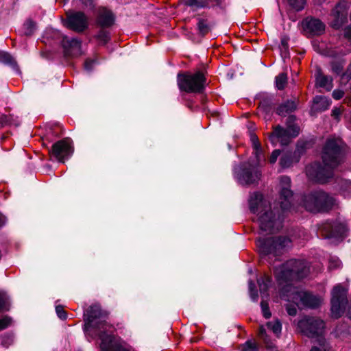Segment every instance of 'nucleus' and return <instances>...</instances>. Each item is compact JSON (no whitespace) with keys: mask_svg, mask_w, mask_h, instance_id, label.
<instances>
[{"mask_svg":"<svg viewBox=\"0 0 351 351\" xmlns=\"http://www.w3.org/2000/svg\"><path fill=\"white\" fill-rule=\"evenodd\" d=\"M23 29L25 35L30 36L36 29V24L32 21L27 20L24 23Z\"/></svg>","mask_w":351,"mask_h":351,"instance_id":"7c9ffc66","label":"nucleus"},{"mask_svg":"<svg viewBox=\"0 0 351 351\" xmlns=\"http://www.w3.org/2000/svg\"><path fill=\"white\" fill-rule=\"evenodd\" d=\"M342 142L339 138H328L323 148L324 166L314 162L306 167V174L309 180L317 183H325L332 176V170L340 162Z\"/></svg>","mask_w":351,"mask_h":351,"instance_id":"f03ea898","label":"nucleus"},{"mask_svg":"<svg viewBox=\"0 0 351 351\" xmlns=\"http://www.w3.org/2000/svg\"><path fill=\"white\" fill-rule=\"evenodd\" d=\"M184 5L196 9L208 8L209 0H183Z\"/></svg>","mask_w":351,"mask_h":351,"instance_id":"a878e982","label":"nucleus"},{"mask_svg":"<svg viewBox=\"0 0 351 351\" xmlns=\"http://www.w3.org/2000/svg\"><path fill=\"white\" fill-rule=\"evenodd\" d=\"M291 179L287 176H282L280 178V207L283 210L290 208L291 204V198L293 193L290 189Z\"/></svg>","mask_w":351,"mask_h":351,"instance_id":"dca6fc26","label":"nucleus"},{"mask_svg":"<svg viewBox=\"0 0 351 351\" xmlns=\"http://www.w3.org/2000/svg\"><path fill=\"white\" fill-rule=\"evenodd\" d=\"M343 95L344 93L341 89H335L332 93V97L335 99H339L342 98Z\"/></svg>","mask_w":351,"mask_h":351,"instance_id":"09e8293b","label":"nucleus"},{"mask_svg":"<svg viewBox=\"0 0 351 351\" xmlns=\"http://www.w3.org/2000/svg\"><path fill=\"white\" fill-rule=\"evenodd\" d=\"M297 104L295 101H287L284 104H282L277 108V114L280 116H285L296 109Z\"/></svg>","mask_w":351,"mask_h":351,"instance_id":"5701e85b","label":"nucleus"},{"mask_svg":"<svg viewBox=\"0 0 351 351\" xmlns=\"http://www.w3.org/2000/svg\"><path fill=\"white\" fill-rule=\"evenodd\" d=\"M197 28L202 35H206L210 31V28L206 22L203 19H199L197 23Z\"/></svg>","mask_w":351,"mask_h":351,"instance_id":"f704fd0d","label":"nucleus"},{"mask_svg":"<svg viewBox=\"0 0 351 351\" xmlns=\"http://www.w3.org/2000/svg\"><path fill=\"white\" fill-rule=\"evenodd\" d=\"M335 199L322 191H314L305 196L304 206L313 213L322 212L330 209L335 204Z\"/></svg>","mask_w":351,"mask_h":351,"instance_id":"0eeeda50","label":"nucleus"},{"mask_svg":"<svg viewBox=\"0 0 351 351\" xmlns=\"http://www.w3.org/2000/svg\"><path fill=\"white\" fill-rule=\"evenodd\" d=\"M289 5L295 10H302L305 5L306 0H288Z\"/></svg>","mask_w":351,"mask_h":351,"instance_id":"72a5a7b5","label":"nucleus"},{"mask_svg":"<svg viewBox=\"0 0 351 351\" xmlns=\"http://www.w3.org/2000/svg\"><path fill=\"white\" fill-rule=\"evenodd\" d=\"M344 102L347 104L348 105H351V97H346L344 99Z\"/></svg>","mask_w":351,"mask_h":351,"instance_id":"603ef678","label":"nucleus"},{"mask_svg":"<svg viewBox=\"0 0 351 351\" xmlns=\"http://www.w3.org/2000/svg\"><path fill=\"white\" fill-rule=\"evenodd\" d=\"M276 277L281 287L280 296L288 302H293L298 307L315 308L321 303V299L293 286L291 283L306 277L309 273L308 264L301 260H290L276 267Z\"/></svg>","mask_w":351,"mask_h":351,"instance_id":"f257e3e1","label":"nucleus"},{"mask_svg":"<svg viewBox=\"0 0 351 351\" xmlns=\"http://www.w3.org/2000/svg\"><path fill=\"white\" fill-rule=\"evenodd\" d=\"M316 84L319 88H329L332 86V79L330 76L324 75L321 71L315 74Z\"/></svg>","mask_w":351,"mask_h":351,"instance_id":"4be33fe9","label":"nucleus"},{"mask_svg":"<svg viewBox=\"0 0 351 351\" xmlns=\"http://www.w3.org/2000/svg\"><path fill=\"white\" fill-rule=\"evenodd\" d=\"M291 243V240L287 237L259 239L257 241V247L262 255L278 256L284 249L289 247Z\"/></svg>","mask_w":351,"mask_h":351,"instance_id":"6e6552de","label":"nucleus"},{"mask_svg":"<svg viewBox=\"0 0 351 351\" xmlns=\"http://www.w3.org/2000/svg\"><path fill=\"white\" fill-rule=\"evenodd\" d=\"M114 22V16L110 10L105 8H99L96 18V23L99 26L108 28L111 27Z\"/></svg>","mask_w":351,"mask_h":351,"instance_id":"6ab92c4d","label":"nucleus"},{"mask_svg":"<svg viewBox=\"0 0 351 351\" xmlns=\"http://www.w3.org/2000/svg\"><path fill=\"white\" fill-rule=\"evenodd\" d=\"M258 335H259V337L265 341V343L268 348L271 349L273 348L272 343L269 342L267 341V335L266 334V330L263 326H260Z\"/></svg>","mask_w":351,"mask_h":351,"instance_id":"c9c22d12","label":"nucleus"},{"mask_svg":"<svg viewBox=\"0 0 351 351\" xmlns=\"http://www.w3.org/2000/svg\"><path fill=\"white\" fill-rule=\"evenodd\" d=\"M271 278L269 276H264L261 279L258 280V283L260 287V291L262 294H265L270 285Z\"/></svg>","mask_w":351,"mask_h":351,"instance_id":"c85d7f7f","label":"nucleus"},{"mask_svg":"<svg viewBox=\"0 0 351 351\" xmlns=\"http://www.w3.org/2000/svg\"><path fill=\"white\" fill-rule=\"evenodd\" d=\"M348 289L337 285L332 290L331 292V312L335 317H339L344 312L347 300Z\"/></svg>","mask_w":351,"mask_h":351,"instance_id":"9b49d317","label":"nucleus"},{"mask_svg":"<svg viewBox=\"0 0 351 351\" xmlns=\"http://www.w3.org/2000/svg\"><path fill=\"white\" fill-rule=\"evenodd\" d=\"M82 43L76 38L65 37L62 40L64 56L66 57H77L82 54Z\"/></svg>","mask_w":351,"mask_h":351,"instance_id":"a211bd4d","label":"nucleus"},{"mask_svg":"<svg viewBox=\"0 0 351 351\" xmlns=\"http://www.w3.org/2000/svg\"><path fill=\"white\" fill-rule=\"evenodd\" d=\"M340 191L344 197L351 196V181L342 180L340 181Z\"/></svg>","mask_w":351,"mask_h":351,"instance_id":"bb28decb","label":"nucleus"},{"mask_svg":"<svg viewBox=\"0 0 351 351\" xmlns=\"http://www.w3.org/2000/svg\"><path fill=\"white\" fill-rule=\"evenodd\" d=\"M276 88H284L287 84V75L285 73H281L276 77Z\"/></svg>","mask_w":351,"mask_h":351,"instance_id":"2f4dec72","label":"nucleus"},{"mask_svg":"<svg viewBox=\"0 0 351 351\" xmlns=\"http://www.w3.org/2000/svg\"><path fill=\"white\" fill-rule=\"evenodd\" d=\"M73 149L71 141L64 138L53 144L51 155L59 162H64L73 154Z\"/></svg>","mask_w":351,"mask_h":351,"instance_id":"f8f14e48","label":"nucleus"},{"mask_svg":"<svg viewBox=\"0 0 351 351\" xmlns=\"http://www.w3.org/2000/svg\"><path fill=\"white\" fill-rule=\"evenodd\" d=\"M295 117H289L287 119V127L284 128L280 125L274 128L273 132L269 134V139L274 145L280 143L287 145L292 138L300 134V127L294 123Z\"/></svg>","mask_w":351,"mask_h":351,"instance_id":"423d86ee","label":"nucleus"},{"mask_svg":"<svg viewBox=\"0 0 351 351\" xmlns=\"http://www.w3.org/2000/svg\"><path fill=\"white\" fill-rule=\"evenodd\" d=\"M12 323L11 317L5 316L0 319V330H4L8 328Z\"/></svg>","mask_w":351,"mask_h":351,"instance_id":"58836bf2","label":"nucleus"},{"mask_svg":"<svg viewBox=\"0 0 351 351\" xmlns=\"http://www.w3.org/2000/svg\"><path fill=\"white\" fill-rule=\"evenodd\" d=\"M302 25L305 33L310 36H319L325 31L324 23L313 17H306L302 21Z\"/></svg>","mask_w":351,"mask_h":351,"instance_id":"f3484780","label":"nucleus"},{"mask_svg":"<svg viewBox=\"0 0 351 351\" xmlns=\"http://www.w3.org/2000/svg\"><path fill=\"white\" fill-rule=\"evenodd\" d=\"M266 326L267 328L271 330L276 336H278L281 332L282 325L278 320L269 322Z\"/></svg>","mask_w":351,"mask_h":351,"instance_id":"c756f323","label":"nucleus"},{"mask_svg":"<svg viewBox=\"0 0 351 351\" xmlns=\"http://www.w3.org/2000/svg\"><path fill=\"white\" fill-rule=\"evenodd\" d=\"M85 330L88 332L93 329L99 335L102 351H134L130 348L115 342L111 333L114 327L106 321L107 313L103 312L99 305L90 306L84 314Z\"/></svg>","mask_w":351,"mask_h":351,"instance_id":"7ed1b4c3","label":"nucleus"},{"mask_svg":"<svg viewBox=\"0 0 351 351\" xmlns=\"http://www.w3.org/2000/svg\"><path fill=\"white\" fill-rule=\"evenodd\" d=\"M255 289V284L252 281H249V291H250V295L252 301L257 302L258 300V293Z\"/></svg>","mask_w":351,"mask_h":351,"instance_id":"e433bc0d","label":"nucleus"},{"mask_svg":"<svg viewBox=\"0 0 351 351\" xmlns=\"http://www.w3.org/2000/svg\"><path fill=\"white\" fill-rule=\"evenodd\" d=\"M298 158L294 157L291 152H287L284 154L280 160V165L283 168H287L292 165L293 162H297Z\"/></svg>","mask_w":351,"mask_h":351,"instance_id":"b1692460","label":"nucleus"},{"mask_svg":"<svg viewBox=\"0 0 351 351\" xmlns=\"http://www.w3.org/2000/svg\"><path fill=\"white\" fill-rule=\"evenodd\" d=\"M293 304H287L286 309L287 311V313L291 316H295L297 314V304H295L294 302H291Z\"/></svg>","mask_w":351,"mask_h":351,"instance_id":"c03bdc74","label":"nucleus"},{"mask_svg":"<svg viewBox=\"0 0 351 351\" xmlns=\"http://www.w3.org/2000/svg\"><path fill=\"white\" fill-rule=\"evenodd\" d=\"M331 102L329 99L324 96H316L313 98L311 114H313L317 112H321L326 110L330 106Z\"/></svg>","mask_w":351,"mask_h":351,"instance_id":"aec40b11","label":"nucleus"},{"mask_svg":"<svg viewBox=\"0 0 351 351\" xmlns=\"http://www.w3.org/2000/svg\"><path fill=\"white\" fill-rule=\"evenodd\" d=\"M345 37L349 40H351V25L347 27L344 30Z\"/></svg>","mask_w":351,"mask_h":351,"instance_id":"8fccbe9b","label":"nucleus"},{"mask_svg":"<svg viewBox=\"0 0 351 351\" xmlns=\"http://www.w3.org/2000/svg\"><path fill=\"white\" fill-rule=\"evenodd\" d=\"M65 25L75 32H82L88 27V18L82 12L68 14Z\"/></svg>","mask_w":351,"mask_h":351,"instance_id":"4468645a","label":"nucleus"},{"mask_svg":"<svg viewBox=\"0 0 351 351\" xmlns=\"http://www.w3.org/2000/svg\"><path fill=\"white\" fill-rule=\"evenodd\" d=\"M97 60L96 59H90L88 58L84 62V69L90 71L93 69V66L96 64Z\"/></svg>","mask_w":351,"mask_h":351,"instance_id":"79ce46f5","label":"nucleus"},{"mask_svg":"<svg viewBox=\"0 0 351 351\" xmlns=\"http://www.w3.org/2000/svg\"><path fill=\"white\" fill-rule=\"evenodd\" d=\"M56 311L58 315V316L62 319H65L66 317V313L63 309V307L62 306H57L56 308Z\"/></svg>","mask_w":351,"mask_h":351,"instance_id":"49530a36","label":"nucleus"},{"mask_svg":"<svg viewBox=\"0 0 351 351\" xmlns=\"http://www.w3.org/2000/svg\"><path fill=\"white\" fill-rule=\"evenodd\" d=\"M280 151L279 149H275L272 153L269 159V161L271 164H274L276 162L277 158L280 155Z\"/></svg>","mask_w":351,"mask_h":351,"instance_id":"de8ad7c7","label":"nucleus"},{"mask_svg":"<svg viewBox=\"0 0 351 351\" xmlns=\"http://www.w3.org/2000/svg\"><path fill=\"white\" fill-rule=\"evenodd\" d=\"M185 90H186L188 93H193V92H199L200 93V90L202 89H193V88H191V89H184Z\"/></svg>","mask_w":351,"mask_h":351,"instance_id":"864d4df0","label":"nucleus"},{"mask_svg":"<svg viewBox=\"0 0 351 351\" xmlns=\"http://www.w3.org/2000/svg\"><path fill=\"white\" fill-rule=\"evenodd\" d=\"M0 62L10 66L16 73H21L16 60L10 53L5 51H0Z\"/></svg>","mask_w":351,"mask_h":351,"instance_id":"412c9836","label":"nucleus"},{"mask_svg":"<svg viewBox=\"0 0 351 351\" xmlns=\"http://www.w3.org/2000/svg\"><path fill=\"white\" fill-rule=\"evenodd\" d=\"M250 141L256 158L255 165L244 164L235 169V174L241 184L255 183L260 179L261 173L258 165L262 160V149L258 138L254 134H250Z\"/></svg>","mask_w":351,"mask_h":351,"instance_id":"39448f33","label":"nucleus"},{"mask_svg":"<svg viewBox=\"0 0 351 351\" xmlns=\"http://www.w3.org/2000/svg\"><path fill=\"white\" fill-rule=\"evenodd\" d=\"M9 306L8 296L5 293L0 291V311H8Z\"/></svg>","mask_w":351,"mask_h":351,"instance_id":"473e14b6","label":"nucleus"},{"mask_svg":"<svg viewBox=\"0 0 351 351\" xmlns=\"http://www.w3.org/2000/svg\"><path fill=\"white\" fill-rule=\"evenodd\" d=\"M315 345H314L310 351H329L330 346L327 340L324 337H320L315 339Z\"/></svg>","mask_w":351,"mask_h":351,"instance_id":"393cba45","label":"nucleus"},{"mask_svg":"<svg viewBox=\"0 0 351 351\" xmlns=\"http://www.w3.org/2000/svg\"><path fill=\"white\" fill-rule=\"evenodd\" d=\"M250 211L256 215V221L263 232L272 233L280 227V223L276 219V215L271 208L270 203L263 195L253 193L250 199Z\"/></svg>","mask_w":351,"mask_h":351,"instance_id":"20e7f679","label":"nucleus"},{"mask_svg":"<svg viewBox=\"0 0 351 351\" xmlns=\"http://www.w3.org/2000/svg\"><path fill=\"white\" fill-rule=\"evenodd\" d=\"M95 38L99 43V44L106 45L110 40V33L109 32L101 29L95 36Z\"/></svg>","mask_w":351,"mask_h":351,"instance_id":"cd10ccee","label":"nucleus"},{"mask_svg":"<svg viewBox=\"0 0 351 351\" xmlns=\"http://www.w3.org/2000/svg\"><path fill=\"white\" fill-rule=\"evenodd\" d=\"M298 326L300 331L311 338L317 339L324 337L325 324L317 317H306L298 322Z\"/></svg>","mask_w":351,"mask_h":351,"instance_id":"9d476101","label":"nucleus"},{"mask_svg":"<svg viewBox=\"0 0 351 351\" xmlns=\"http://www.w3.org/2000/svg\"><path fill=\"white\" fill-rule=\"evenodd\" d=\"M343 111V108L340 107H335L332 110L331 115L335 119H336L337 121H339L340 117Z\"/></svg>","mask_w":351,"mask_h":351,"instance_id":"37998d69","label":"nucleus"},{"mask_svg":"<svg viewBox=\"0 0 351 351\" xmlns=\"http://www.w3.org/2000/svg\"><path fill=\"white\" fill-rule=\"evenodd\" d=\"M326 238L341 237L345 235L348 230L347 226L339 221H327L321 228Z\"/></svg>","mask_w":351,"mask_h":351,"instance_id":"2eb2a0df","label":"nucleus"},{"mask_svg":"<svg viewBox=\"0 0 351 351\" xmlns=\"http://www.w3.org/2000/svg\"><path fill=\"white\" fill-rule=\"evenodd\" d=\"M243 351H258L256 343L254 341H247L243 346Z\"/></svg>","mask_w":351,"mask_h":351,"instance_id":"4c0bfd02","label":"nucleus"},{"mask_svg":"<svg viewBox=\"0 0 351 351\" xmlns=\"http://www.w3.org/2000/svg\"><path fill=\"white\" fill-rule=\"evenodd\" d=\"M348 8L346 2L340 1L332 10L330 26L332 28L339 29L346 23Z\"/></svg>","mask_w":351,"mask_h":351,"instance_id":"ddd939ff","label":"nucleus"},{"mask_svg":"<svg viewBox=\"0 0 351 351\" xmlns=\"http://www.w3.org/2000/svg\"><path fill=\"white\" fill-rule=\"evenodd\" d=\"M341 265V261L338 258H332L329 262V268L335 269L339 267Z\"/></svg>","mask_w":351,"mask_h":351,"instance_id":"a18cd8bd","label":"nucleus"},{"mask_svg":"<svg viewBox=\"0 0 351 351\" xmlns=\"http://www.w3.org/2000/svg\"><path fill=\"white\" fill-rule=\"evenodd\" d=\"M177 80L179 88H206L210 84L205 69L178 73Z\"/></svg>","mask_w":351,"mask_h":351,"instance_id":"1a4fd4ad","label":"nucleus"},{"mask_svg":"<svg viewBox=\"0 0 351 351\" xmlns=\"http://www.w3.org/2000/svg\"><path fill=\"white\" fill-rule=\"evenodd\" d=\"M6 222L5 217L0 213V228H1Z\"/></svg>","mask_w":351,"mask_h":351,"instance_id":"3c124183","label":"nucleus"},{"mask_svg":"<svg viewBox=\"0 0 351 351\" xmlns=\"http://www.w3.org/2000/svg\"><path fill=\"white\" fill-rule=\"evenodd\" d=\"M261 308H262V312H263V316L266 319L269 318L271 317V313H270V311L269 310L267 302H266L263 300L261 302Z\"/></svg>","mask_w":351,"mask_h":351,"instance_id":"ea45409f","label":"nucleus"},{"mask_svg":"<svg viewBox=\"0 0 351 351\" xmlns=\"http://www.w3.org/2000/svg\"><path fill=\"white\" fill-rule=\"evenodd\" d=\"M75 1H80L83 6L92 9L95 8L97 0H73V2Z\"/></svg>","mask_w":351,"mask_h":351,"instance_id":"a19ab883","label":"nucleus"}]
</instances>
